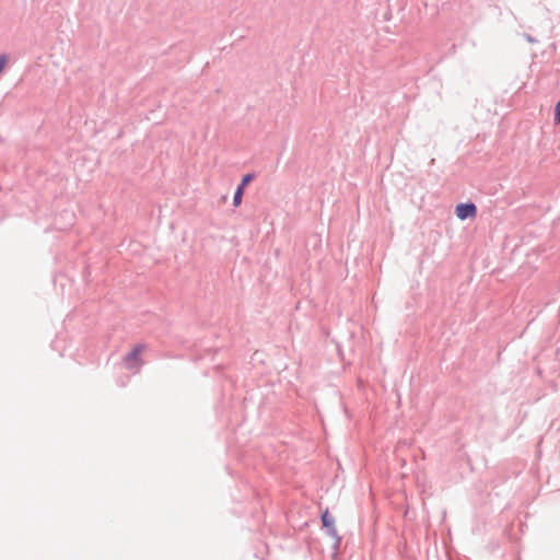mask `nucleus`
Here are the masks:
<instances>
[{"mask_svg": "<svg viewBox=\"0 0 560 560\" xmlns=\"http://www.w3.org/2000/svg\"><path fill=\"white\" fill-rule=\"evenodd\" d=\"M320 520L327 535L335 539V548H338L341 542V538L338 536L337 529L335 527V517L328 512V510H326L322 514Z\"/></svg>", "mask_w": 560, "mask_h": 560, "instance_id": "2", "label": "nucleus"}, {"mask_svg": "<svg viewBox=\"0 0 560 560\" xmlns=\"http://www.w3.org/2000/svg\"><path fill=\"white\" fill-rule=\"evenodd\" d=\"M7 62H8L7 55H4V54L0 55V73L3 71Z\"/></svg>", "mask_w": 560, "mask_h": 560, "instance_id": "6", "label": "nucleus"}, {"mask_svg": "<svg viewBox=\"0 0 560 560\" xmlns=\"http://www.w3.org/2000/svg\"><path fill=\"white\" fill-rule=\"evenodd\" d=\"M555 122L560 124V100L558 101L555 107Z\"/></svg>", "mask_w": 560, "mask_h": 560, "instance_id": "5", "label": "nucleus"}, {"mask_svg": "<svg viewBox=\"0 0 560 560\" xmlns=\"http://www.w3.org/2000/svg\"><path fill=\"white\" fill-rule=\"evenodd\" d=\"M524 36H525L526 40H527V42H529V43H536V42H537V40H536L533 36H530L529 34H524Z\"/></svg>", "mask_w": 560, "mask_h": 560, "instance_id": "7", "label": "nucleus"}, {"mask_svg": "<svg viewBox=\"0 0 560 560\" xmlns=\"http://www.w3.org/2000/svg\"><path fill=\"white\" fill-rule=\"evenodd\" d=\"M255 176V173H247L242 177L241 183L237 185L233 196L234 207H238L242 203L245 188L254 180Z\"/></svg>", "mask_w": 560, "mask_h": 560, "instance_id": "3", "label": "nucleus"}, {"mask_svg": "<svg viewBox=\"0 0 560 560\" xmlns=\"http://www.w3.org/2000/svg\"><path fill=\"white\" fill-rule=\"evenodd\" d=\"M455 213L460 220L470 219L477 214V207L472 202H460L456 206Z\"/></svg>", "mask_w": 560, "mask_h": 560, "instance_id": "4", "label": "nucleus"}, {"mask_svg": "<svg viewBox=\"0 0 560 560\" xmlns=\"http://www.w3.org/2000/svg\"><path fill=\"white\" fill-rule=\"evenodd\" d=\"M144 348L145 345L139 343L124 357V364L127 370H136L137 372L140 370L143 363L140 354Z\"/></svg>", "mask_w": 560, "mask_h": 560, "instance_id": "1", "label": "nucleus"}]
</instances>
